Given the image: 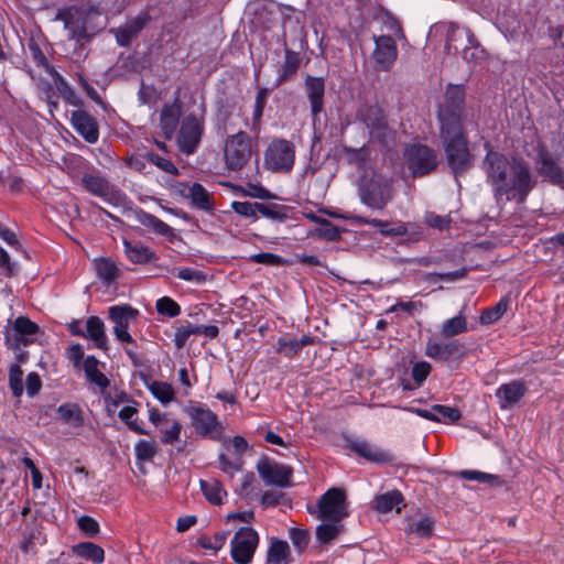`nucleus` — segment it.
<instances>
[{
  "instance_id": "nucleus-18",
  "label": "nucleus",
  "mask_w": 564,
  "mask_h": 564,
  "mask_svg": "<svg viewBox=\"0 0 564 564\" xmlns=\"http://www.w3.org/2000/svg\"><path fill=\"white\" fill-rule=\"evenodd\" d=\"M68 329L72 335L88 338L96 348H104L106 345L104 322L97 316L89 317L85 325L79 321H73L68 324Z\"/></svg>"
},
{
  "instance_id": "nucleus-59",
  "label": "nucleus",
  "mask_w": 564,
  "mask_h": 564,
  "mask_svg": "<svg viewBox=\"0 0 564 564\" xmlns=\"http://www.w3.org/2000/svg\"><path fill=\"white\" fill-rule=\"evenodd\" d=\"M192 335H195L194 330H193V325L192 324H187L185 326L178 327L176 329V332H175V335H174V344H175L176 348L177 349L183 348L185 346L187 339Z\"/></svg>"
},
{
  "instance_id": "nucleus-44",
  "label": "nucleus",
  "mask_w": 564,
  "mask_h": 564,
  "mask_svg": "<svg viewBox=\"0 0 564 564\" xmlns=\"http://www.w3.org/2000/svg\"><path fill=\"white\" fill-rule=\"evenodd\" d=\"M159 452V445L155 441L140 440L134 445V453L138 460L149 462Z\"/></svg>"
},
{
  "instance_id": "nucleus-50",
  "label": "nucleus",
  "mask_w": 564,
  "mask_h": 564,
  "mask_svg": "<svg viewBox=\"0 0 564 564\" xmlns=\"http://www.w3.org/2000/svg\"><path fill=\"white\" fill-rule=\"evenodd\" d=\"M137 414V409L132 405H124L119 411V417L128 424V426L133 430L134 432L139 434H149L147 431H144L142 427H140L137 423V420H134V415Z\"/></svg>"
},
{
  "instance_id": "nucleus-33",
  "label": "nucleus",
  "mask_w": 564,
  "mask_h": 564,
  "mask_svg": "<svg viewBox=\"0 0 564 564\" xmlns=\"http://www.w3.org/2000/svg\"><path fill=\"white\" fill-rule=\"evenodd\" d=\"M123 246L127 258L132 263L142 264L156 260L155 252L141 243H132L124 239Z\"/></svg>"
},
{
  "instance_id": "nucleus-25",
  "label": "nucleus",
  "mask_w": 564,
  "mask_h": 564,
  "mask_svg": "<svg viewBox=\"0 0 564 564\" xmlns=\"http://www.w3.org/2000/svg\"><path fill=\"white\" fill-rule=\"evenodd\" d=\"M149 18L138 15L127 22L123 26L113 30L117 43L121 46H128L137 34L144 28Z\"/></svg>"
},
{
  "instance_id": "nucleus-57",
  "label": "nucleus",
  "mask_w": 564,
  "mask_h": 564,
  "mask_svg": "<svg viewBox=\"0 0 564 564\" xmlns=\"http://www.w3.org/2000/svg\"><path fill=\"white\" fill-rule=\"evenodd\" d=\"M77 524L80 531L88 536H94L99 531L98 522L88 516L78 518Z\"/></svg>"
},
{
  "instance_id": "nucleus-7",
  "label": "nucleus",
  "mask_w": 564,
  "mask_h": 564,
  "mask_svg": "<svg viewBox=\"0 0 564 564\" xmlns=\"http://www.w3.org/2000/svg\"><path fill=\"white\" fill-rule=\"evenodd\" d=\"M252 156V141L245 131L227 137L224 144L225 164L230 171H240Z\"/></svg>"
},
{
  "instance_id": "nucleus-12",
  "label": "nucleus",
  "mask_w": 564,
  "mask_h": 564,
  "mask_svg": "<svg viewBox=\"0 0 564 564\" xmlns=\"http://www.w3.org/2000/svg\"><path fill=\"white\" fill-rule=\"evenodd\" d=\"M295 160L294 144L284 139L273 140L264 155V164L272 172H289Z\"/></svg>"
},
{
  "instance_id": "nucleus-15",
  "label": "nucleus",
  "mask_w": 564,
  "mask_h": 564,
  "mask_svg": "<svg viewBox=\"0 0 564 564\" xmlns=\"http://www.w3.org/2000/svg\"><path fill=\"white\" fill-rule=\"evenodd\" d=\"M204 132L203 122L194 115L186 116L177 133V145L185 154H193L200 142Z\"/></svg>"
},
{
  "instance_id": "nucleus-9",
  "label": "nucleus",
  "mask_w": 564,
  "mask_h": 564,
  "mask_svg": "<svg viewBox=\"0 0 564 564\" xmlns=\"http://www.w3.org/2000/svg\"><path fill=\"white\" fill-rule=\"evenodd\" d=\"M465 90L462 85H448L444 101L438 108L440 128L462 126V113L464 109Z\"/></svg>"
},
{
  "instance_id": "nucleus-19",
  "label": "nucleus",
  "mask_w": 564,
  "mask_h": 564,
  "mask_svg": "<svg viewBox=\"0 0 564 564\" xmlns=\"http://www.w3.org/2000/svg\"><path fill=\"white\" fill-rule=\"evenodd\" d=\"M376 47L372 58L381 70H388L395 62L398 50L394 40L390 35L375 36Z\"/></svg>"
},
{
  "instance_id": "nucleus-27",
  "label": "nucleus",
  "mask_w": 564,
  "mask_h": 564,
  "mask_svg": "<svg viewBox=\"0 0 564 564\" xmlns=\"http://www.w3.org/2000/svg\"><path fill=\"white\" fill-rule=\"evenodd\" d=\"M305 89L311 104L314 116L318 115L323 109V97L325 91V83L322 77L307 76L305 79Z\"/></svg>"
},
{
  "instance_id": "nucleus-60",
  "label": "nucleus",
  "mask_w": 564,
  "mask_h": 564,
  "mask_svg": "<svg viewBox=\"0 0 564 564\" xmlns=\"http://www.w3.org/2000/svg\"><path fill=\"white\" fill-rule=\"evenodd\" d=\"M431 372V365L426 361L416 362L412 368V377L420 386Z\"/></svg>"
},
{
  "instance_id": "nucleus-29",
  "label": "nucleus",
  "mask_w": 564,
  "mask_h": 564,
  "mask_svg": "<svg viewBox=\"0 0 564 564\" xmlns=\"http://www.w3.org/2000/svg\"><path fill=\"white\" fill-rule=\"evenodd\" d=\"M352 452L362 456L364 458L375 463H386L391 460L389 453L380 449L376 445L367 441H354L349 444Z\"/></svg>"
},
{
  "instance_id": "nucleus-53",
  "label": "nucleus",
  "mask_w": 564,
  "mask_h": 564,
  "mask_svg": "<svg viewBox=\"0 0 564 564\" xmlns=\"http://www.w3.org/2000/svg\"><path fill=\"white\" fill-rule=\"evenodd\" d=\"M57 413L59 417L67 423H79L82 421L79 415V409L76 404H62L58 406Z\"/></svg>"
},
{
  "instance_id": "nucleus-10",
  "label": "nucleus",
  "mask_w": 564,
  "mask_h": 564,
  "mask_svg": "<svg viewBox=\"0 0 564 564\" xmlns=\"http://www.w3.org/2000/svg\"><path fill=\"white\" fill-rule=\"evenodd\" d=\"M184 412L191 420L196 434L202 437L217 440L223 433V425L216 413L199 403H189Z\"/></svg>"
},
{
  "instance_id": "nucleus-37",
  "label": "nucleus",
  "mask_w": 564,
  "mask_h": 564,
  "mask_svg": "<svg viewBox=\"0 0 564 564\" xmlns=\"http://www.w3.org/2000/svg\"><path fill=\"white\" fill-rule=\"evenodd\" d=\"M51 76L54 79V83L61 93L62 97L66 102L74 107H80L82 106V99L74 91V89L68 85L66 79L61 76L55 69L50 70Z\"/></svg>"
},
{
  "instance_id": "nucleus-32",
  "label": "nucleus",
  "mask_w": 564,
  "mask_h": 564,
  "mask_svg": "<svg viewBox=\"0 0 564 564\" xmlns=\"http://www.w3.org/2000/svg\"><path fill=\"white\" fill-rule=\"evenodd\" d=\"M344 531L345 525L343 521L322 520V523L316 528L315 534L319 543L328 544L343 534Z\"/></svg>"
},
{
  "instance_id": "nucleus-13",
  "label": "nucleus",
  "mask_w": 564,
  "mask_h": 564,
  "mask_svg": "<svg viewBox=\"0 0 564 564\" xmlns=\"http://www.w3.org/2000/svg\"><path fill=\"white\" fill-rule=\"evenodd\" d=\"M317 518L321 520L343 521L348 517L346 494L340 488L328 489L318 500Z\"/></svg>"
},
{
  "instance_id": "nucleus-31",
  "label": "nucleus",
  "mask_w": 564,
  "mask_h": 564,
  "mask_svg": "<svg viewBox=\"0 0 564 564\" xmlns=\"http://www.w3.org/2000/svg\"><path fill=\"white\" fill-rule=\"evenodd\" d=\"M180 117L181 108L178 105L173 104L163 107L160 116V127L166 139H171L174 134Z\"/></svg>"
},
{
  "instance_id": "nucleus-4",
  "label": "nucleus",
  "mask_w": 564,
  "mask_h": 564,
  "mask_svg": "<svg viewBox=\"0 0 564 564\" xmlns=\"http://www.w3.org/2000/svg\"><path fill=\"white\" fill-rule=\"evenodd\" d=\"M441 138L449 167L456 175L464 173L471 165V156L463 126L449 127L447 131L441 128Z\"/></svg>"
},
{
  "instance_id": "nucleus-42",
  "label": "nucleus",
  "mask_w": 564,
  "mask_h": 564,
  "mask_svg": "<svg viewBox=\"0 0 564 564\" xmlns=\"http://www.w3.org/2000/svg\"><path fill=\"white\" fill-rule=\"evenodd\" d=\"M467 330V322L464 315L459 314L445 321L441 328V334L445 338H451Z\"/></svg>"
},
{
  "instance_id": "nucleus-21",
  "label": "nucleus",
  "mask_w": 564,
  "mask_h": 564,
  "mask_svg": "<svg viewBox=\"0 0 564 564\" xmlns=\"http://www.w3.org/2000/svg\"><path fill=\"white\" fill-rule=\"evenodd\" d=\"M535 163L541 176L554 185L563 184V170L545 148H539Z\"/></svg>"
},
{
  "instance_id": "nucleus-54",
  "label": "nucleus",
  "mask_w": 564,
  "mask_h": 564,
  "mask_svg": "<svg viewBox=\"0 0 564 564\" xmlns=\"http://www.w3.org/2000/svg\"><path fill=\"white\" fill-rule=\"evenodd\" d=\"M17 334L23 336L33 335L39 330V326L28 317H18L13 326Z\"/></svg>"
},
{
  "instance_id": "nucleus-34",
  "label": "nucleus",
  "mask_w": 564,
  "mask_h": 564,
  "mask_svg": "<svg viewBox=\"0 0 564 564\" xmlns=\"http://www.w3.org/2000/svg\"><path fill=\"white\" fill-rule=\"evenodd\" d=\"M200 489L204 497L213 505L219 506L224 503L227 492L223 488L220 481L210 478L207 480H200Z\"/></svg>"
},
{
  "instance_id": "nucleus-45",
  "label": "nucleus",
  "mask_w": 564,
  "mask_h": 564,
  "mask_svg": "<svg viewBox=\"0 0 564 564\" xmlns=\"http://www.w3.org/2000/svg\"><path fill=\"white\" fill-rule=\"evenodd\" d=\"M344 152L348 162L356 164L359 169L366 166L370 159V150L365 145L358 149L345 147Z\"/></svg>"
},
{
  "instance_id": "nucleus-47",
  "label": "nucleus",
  "mask_w": 564,
  "mask_h": 564,
  "mask_svg": "<svg viewBox=\"0 0 564 564\" xmlns=\"http://www.w3.org/2000/svg\"><path fill=\"white\" fill-rule=\"evenodd\" d=\"M156 311L161 315H166L169 317H175L180 315L181 307L180 305L171 297L163 296L156 301Z\"/></svg>"
},
{
  "instance_id": "nucleus-14",
  "label": "nucleus",
  "mask_w": 564,
  "mask_h": 564,
  "mask_svg": "<svg viewBox=\"0 0 564 564\" xmlns=\"http://www.w3.org/2000/svg\"><path fill=\"white\" fill-rule=\"evenodd\" d=\"M259 544L257 531L250 527L240 528L230 542L231 557L237 564L251 563Z\"/></svg>"
},
{
  "instance_id": "nucleus-17",
  "label": "nucleus",
  "mask_w": 564,
  "mask_h": 564,
  "mask_svg": "<svg viewBox=\"0 0 564 564\" xmlns=\"http://www.w3.org/2000/svg\"><path fill=\"white\" fill-rule=\"evenodd\" d=\"M257 470L261 479L270 486L289 487L292 468L270 459H261L257 464Z\"/></svg>"
},
{
  "instance_id": "nucleus-20",
  "label": "nucleus",
  "mask_w": 564,
  "mask_h": 564,
  "mask_svg": "<svg viewBox=\"0 0 564 564\" xmlns=\"http://www.w3.org/2000/svg\"><path fill=\"white\" fill-rule=\"evenodd\" d=\"M464 354L465 347L458 340L436 341L430 339L425 346V355L438 361L460 358Z\"/></svg>"
},
{
  "instance_id": "nucleus-26",
  "label": "nucleus",
  "mask_w": 564,
  "mask_h": 564,
  "mask_svg": "<svg viewBox=\"0 0 564 564\" xmlns=\"http://www.w3.org/2000/svg\"><path fill=\"white\" fill-rule=\"evenodd\" d=\"M183 194L192 200V204L203 210H212L214 207L213 194L198 183L188 184L184 187Z\"/></svg>"
},
{
  "instance_id": "nucleus-30",
  "label": "nucleus",
  "mask_w": 564,
  "mask_h": 564,
  "mask_svg": "<svg viewBox=\"0 0 564 564\" xmlns=\"http://www.w3.org/2000/svg\"><path fill=\"white\" fill-rule=\"evenodd\" d=\"M403 507V496L398 490L388 491L375 498V509L380 513H388L393 509L400 513Z\"/></svg>"
},
{
  "instance_id": "nucleus-3",
  "label": "nucleus",
  "mask_w": 564,
  "mask_h": 564,
  "mask_svg": "<svg viewBox=\"0 0 564 564\" xmlns=\"http://www.w3.org/2000/svg\"><path fill=\"white\" fill-rule=\"evenodd\" d=\"M139 311L128 304L113 305L108 308V317L113 323V335L135 367L140 366L137 355L138 345L130 335L129 327L137 321Z\"/></svg>"
},
{
  "instance_id": "nucleus-48",
  "label": "nucleus",
  "mask_w": 564,
  "mask_h": 564,
  "mask_svg": "<svg viewBox=\"0 0 564 564\" xmlns=\"http://www.w3.org/2000/svg\"><path fill=\"white\" fill-rule=\"evenodd\" d=\"M275 349L286 358H293L300 352L297 339L291 337H281Z\"/></svg>"
},
{
  "instance_id": "nucleus-5",
  "label": "nucleus",
  "mask_w": 564,
  "mask_h": 564,
  "mask_svg": "<svg viewBox=\"0 0 564 564\" xmlns=\"http://www.w3.org/2000/svg\"><path fill=\"white\" fill-rule=\"evenodd\" d=\"M99 15L100 13L97 11L70 7L67 10L59 11L56 20L64 22L65 29L69 31L70 39L82 40L95 33L97 28L95 20Z\"/></svg>"
},
{
  "instance_id": "nucleus-24",
  "label": "nucleus",
  "mask_w": 564,
  "mask_h": 564,
  "mask_svg": "<svg viewBox=\"0 0 564 564\" xmlns=\"http://www.w3.org/2000/svg\"><path fill=\"white\" fill-rule=\"evenodd\" d=\"M405 533L416 538L427 539L432 535L434 521L426 514L415 512L405 518Z\"/></svg>"
},
{
  "instance_id": "nucleus-58",
  "label": "nucleus",
  "mask_w": 564,
  "mask_h": 564,
  "mask_svg": "<svg viewBox=\"0 0 564 564\" xmlns=\"http://www.w3.org/2000/svg\"><path fill=\"white\" fill-rule=\"evenodd\" d=\"M290 539L294 546H296L300 551L306 547L308 543V532L303 529L292 528L290 529Z\"/></svg>"
},
{
  "instance_id": "nucleus-46",
  "label": "nucleus",
  "mask_w": 564,
  "mask_h": 564,
  "mask_svg": "<svg viewBox=\"0 0 564 564\" xmlns=\"http://www.w3.org/2000/svg\"><path fill=\"white\" fill-rule=\"evenodd\" d=\"M9 386L14 397L19 398L23 394V371L19 365H12L9 370Z\"/></svg>"
},
{
  "instance_id": "nucleus-36",
  "label": "nucleus",
  "mask_w": 564,
  "mask_h": 564,
  "mask_svg": "<svg viewBox=\"0 0 564 564\" xmlns=\"http://www.w3.org/2000/svg\"><path fill=\"white\" fill-rule=\"evenodd\" d=\"M138 220L142 226H144L145 228L152 230L153 232H155L158 235L165 236V237H170L173 235V229L167 224H165L164 221H162L161 219H159L158 217H155L149 213H145V212L139 213Z\"/></svg>"
},
{
  "instance_id": "nucleus-41",
  "label": "nucleus",
  "mask_w": 564,
  "mask_h": 564,
  "mask_svg": "<svg viewBox=\"0 0 564 564\" xmlns=\"http://www.w3.org/2000/svg\"><path fill=\"white\" fill-rule=\"evenodd\" d=\"M147 388L163 405H167L175 398V391L167 382L152 380L147 382Z\"/></svg>"
},
{
  "instance_id": "nucleus-64",
  "label": "nucleus",
  "mask_w": 564,
  "mask_h": 564,
  "mask_svg": "<svg viewBox=\"0 0 564 564\" xmlns=\"http://www.w3.org/2000/svg\"><path fill=\"white\" fill-rule=\"evenodd\" d=\"M150 161L155 164L162 171L176 175L178 173L176 166L169 159L161 158L159 155H150Z\"/></svg>"
},
{
  "instance_id": "nucleus-35",
  "label": "nucleus",
  "mask_w": 564,
  "mask_h": 564,
  "mask_svg": "<svg viewBox=\"0 0 564 564\" xmlns=\"http://www.w3.org/2000/svg\"><path fill=\"white\" fill-rule=\"evenodd\" d=\"M300 64H301V57H300V54L296 53V52H293L291 50H285V58H284V63L281 67V72L279 74V77H278V85L289 80L290 78H292L299 67H300Z\"/></svg>"
},
{
  "instance_id": "nucleus-43",
  "label": "nucleus",
  "mask_w": 564,
  "mask_h": 564,
  "mask_svg": "<svg viewBox=\"0 0 564 564\" xmlns=\"http://www.w3.org/2000/svg\"><path fill=\"white\" fill-rule=\"evenodd\" d=\"M509 306V301L507 299H501L495 306L485 310L480 315V323L485 325H490L500 319L503 314L507 312Z\"/></svg>"
},
{
  "instance_id": "nucleus-49",
  "label": "nucleus",
  "mask_w": 564,
  "mask_h": 564,
  "mask_svg": "<svg viewBox=\"0 0 564 564\" xmlns=\"http://www.w3.org/2000/svg\"><path fill=\"white\" fill-rule=\"evenodd\" d=\"M432 410L438 414L437 416H440L441 422L444 423H454L462 417L460 411L457 408L435 404L432 406Z\"/></svg>"
},
{
  "instance_id": "nucleus-38",
  "label": "nucleus",
  "mask_w": 564,
  "mask_h": 564,
  "mask_svg": "<svg viewBox=\"0 0 564 564\" xmlns=\"http://www.w3.org/2000/svg\"><path fill=\"white\" fill-rule=\"evenodd\" d=\"M84 188L93 196L106 198V178L99 174L87 173L82 177Z\"/></svg>"
},
{
  "instance_id": "nucleus-55",
  "label": "nucleus",
  "mask_w": 564,
  "mask_h": 564,
  "mask_svg": "<svg viewBox=\"0 0 564 564\" xmlns=\"http://www.w3.org/2000/svg\"><path fill=\"white\" fill-rule=\"evenodd\" d=\"M232 209L245 217L257 218L258 203L250 202H234L231 204Z\"/></svg>"
},
{
  "instance_id": "nucleus-11",
  "label": "nucleus",
  "mask_w": 564,
  "mask_h": 564,
  "mask_svg": "<svg viewBox=\"0 0 564 564\" xmlns=\"http://www.w3.org/2000/svg\"><path fill=\"white\" fill-rule=\"evenodd\" d=\"M404 161L414 177L432 173L438 164L436 152L423 144H412L405 149Z\"/></svg>"
},
{
  "instance_id": "nucleus-22",
  "label": "nucleus",
  "mask_w": 564,
  "mask_h": 564,
  "mask_svg": "<svg viewBox=\"0 0 564 564\" xmlns=\"http://www.w3.org/2000/svg\"><path fill=\"white\" fill-rule=\"evenodd\" d=\"M528 388L521 380H512L508 383L501 384L496 390V398L499 402V406L502 410H507L517 404L527 393Z\"/></svg>"
},
{
  "instance_id": "nucleus-63",
  "label": "nucleus",
  "mask_w": 564,
  "mask_h": 564,
  "mask_svg": "<svg viewBox=\"0 0 564 564\" xmlns=\"http://www.w3.org/2000/svg\"><path fill=\"white\" fill-rule=\"evenodd\" d=\"M312 219L326 226L325 228L319 229V235L322 237H324L327 240H336L339 238L340 232L338 228L330 225L326 219H321L316 216H313Z\"/></svg>"
},
{
  "instance_id": "nucleus-62",
  "label": "nucleus",
  "mask_w": 564,
  "mask_h": 564,
  "mask_svg": "<svg viewBox=\"0 0 564 564\" xmlns=\"http://www.w3.org/2000/svg\"><path fill=\"white\" fill-rule=\"evenodd\" d=\"M219 462L221 470L230 475L240 470L242 465L240 456H237L235 459L230 460L227 456L221 454L219 456Z\"/></svg>"
},
{
  "instance_id": "nucleus-1",
  "label": "nucleus",
  "mask_w": 564,
  "mask_h": 564,
  "mask_svg": "<svg viewBox=\"0 0 564 564\" xmlns=\"http://www.w3.org/2000/svg\"><path fill=\"white\" fill-rule=\"evenodd\" d=\"M482 165L487 183L491 186L498 204L525 202L535 183L524 161L510 160L500 152L489 150Z\"/></svg>"
},
{
  "instance_id": "nucleus-51",
  "label": "nucleus",
  "mask_w": 564,
  "mask_h": 564,
  "mask_svg": "<svg viewBox=\"0 0 564 564\" xmlns=\"http://www.w3.org/2000/svg\"><path fill=\"white\" fill-rule=\"evenodd\" d=\"M173 273L181 280L194 282L197 284L206 281V276L202 271L192 268L175 269Z\"/></svg>"
},
{
  "instance_id": "nucleus-23",
  "label": "nucleus",
  "mask_w": 564,
  "mask_h": 564,
  "mask_svg": "<svg viewBox=\"0 0 564 564\" xmlns=\"http://www.w3.org/2000/svg\"><path fill=\"white\" fill-rule=\"evenodd\" d=\"M72 126L87 142L94 143L98 139L96 120L82 109L72 112Z\"/></svg>"
},
{
  "instance_id": "nucleus-39",
  "label": "nucleus",
  "mask_w": 564,
  "mask_h": 564,
  "mask_svg": "<svg viewBox=\"0 0 564 564\" xmlns=\"http://www.w3.org/2000/svg\"><path fill=\"white\" fill-rule=\"evenodd\" d=\"M73 552L85 560L91 561L94 563H102L105 557L104 550L91 543V542H83L73 546Z\"/></svg>"
},
{
  "instance_id": "nucleus-52",
  "label": "nucleus",
  "mask_w": 564,
  "mask_h": 564,
  "mask_svg": "<svg viewBox=\"0 0 564 564\" xmlns=\"http://www.w3.org/2000/svg\"><path fill=\"white\" fill-rule=\"evenodd\" d=\"M199 545L203 549L212 550V551H219L226 542V533L225 532H218L214 534L213 536H202L199 539Z\"/></svg>"
},
{
  "instance_id": "nucleus-8",
  "label": "nucleus",
  "mask_w": 564,
  "mask_h": 564,
  "mask_svg": "<svg viewBox=\"0 0 564 564\" xmlns=\"http://www.w3.org/2000/svg\"><path fill=\"white\" fill-rule=\"evenodd\" d=\"M357 119L368 129L371 140L388 144L393 139V131L378 105H362L357 111Z\"/></svg>"
},
{
  "instance_id": "nucleus-2",
  "label": "nucleus",
  "mask_w": 564,
  "mask_h": 564,
  "mask_svg": "<svg viewBox=\"0 0 564 564\" xmlns=\"http://www.w3.org/2000/svg\"><path fill=\"white\" fill-rule=\"evenodd\" d=\"M393 178L377 171L365 173L359 182V198L372 209H383L394 197Z\"/></svg>"
},
{
  "instance_id": "nucleus-61",
  "label": "nucleus",
  "mask_w": 564,
  "mask_h": 564,
  "mask_svg": "<svg viewBox=\"0 0 564 564\" xmlns=\"http://www.w3.org/2000/svg\"><path fill=\"white\" fill-rule=\"evenodd\" d=\"M425 223L432 228L443 230L449 227L451 219L447 216H440L434 213H426Z\"/></svg>"
},
{
  "instance_id": "nucleus-16",
  "label": "nucleus",
  "mask_w": 564,
  "mask_h": 564,
  "mask_svg": "<svg viewBox=\"0 0 564 564\" xmlns=\"http://www.w3.org/2000/svg\"><path fill=\"white\" fill-rule=\"evenodd\" d=\"M149 421L158 429L161 434L160 441L164 445H173L181 440L182 424L170 415L162 413L158 409L149 411Z\"/></svg>"
},
{
  "instance_id": "nucleus-28",
  "label": "nucleus",
  "mask_w": 564,
  "mask_h": 564,
  "mask_svg": "<svg viewBox=\"0 0 564 564\" xmlns=\"http://www.w3.org/2000/svg\"><path fill=\"white\" fill-rule=\"evenodd\" d=\"M345 219H350L356 225H370L377 227L379 232L386 237L404 236L408 234V228L403 224L389 228V221L382 219L367 218L362 216L345 217Z\"/></svg>"
},
{
  "instance_id": "nucleus-6",
  "label": "nucleus",
  "mask_w": 564,
  "mask_h": 564,
  "mask_svg": "<svg viewBox=\"0 0 564 564\" xmlns=\"http://www.w3.org/2000/svg\"><path fill=\"white\" fill-rule=\"evenodd\" d=\"M66 356L76 370H83L87 381L101 393L106 390V377L101 371L104 365L94 356L84 358V350L79 344L67 348Z\"/></svg>"
},
{
  "instance_id": "nucleus-40",
  "label": "nucleus",
  "mask_w": 564,
  "mask_h": 564,
  "mask_svg": "<svg viewBox=\"0 0 564 564\" xmlns=\"http://www.w3.org/2000/svg\"><path fill=\"white\" fill-rule=\"evenodd\" d=\"M290 556V547L288 542L272 539L268 551L269 564H286Z\"/></svg>"
},
{
  "instance_id": "nucleus-56",
  "label": "nucleus",
  "mask_w": 564,
  "mask_h": 564,
  "mask_svg": "<svg viewBox=\"0 0 564 564\" xmlns=\"http://www.w3.org/2000/svg\"><path fill=\"white\" fill-rule=\"evenodd\" d=\"M249 260L254 263H261L267 265H280L283 262V259L280 256L270 252L252 254L249 257Z\"/></svg>"
}]
</instances>
